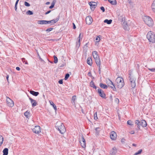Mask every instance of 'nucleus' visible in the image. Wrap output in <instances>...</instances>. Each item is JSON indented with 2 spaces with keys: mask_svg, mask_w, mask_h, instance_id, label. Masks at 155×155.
<instances>
[{
  "mask_svg": "<svg viewBox=\"0 0 155 155\" xmlns=\"http://www.w3.org/2000/svg\"><path fill=\"white\" fill-rule=\"evenodd\" d=\"M3 141V137L2 135H0V146L2 144Z\"/></svg>",
  "mask_w": 155,
  "mask_h": 155,
  "instance_id": "nucleus-33",
  "label": "nucleus"
},
{
  "mask_svg": "<svg viewBox=\"0 0 155 155\" xmlns=\"http://www.w3.org/2000/svg\"><path fill=\"white\" fill-rule=\"evenodd\" d=\"M39 59V60L41 62H44V61L41 58L40 55H39V56H38Z\"/></svg>",
  "mask_w": 155,
  "mask_h": 155,
  "instance_id": "nucleus-53",
  "label": "nucleus"
},
{
  "mask_svg": "<svg viewBox=\"0 0 155 155\" xmlns=\"http://www.w3.org/2000/svg\"><path fill=\"white\" fill-rule=\"evenodd\" d=\"M89 5L90 6L91 9H92V8L94 9L96 8L97 4L94 2H89Z\"/></svg>",
  "mask_w": 155,
  "mask_h": 155,
  "instance_id": "nucleus-15",
  "label": "nucleus"
},
{
  "mask_svg": "<svg viewBox=\"0 0 155 155\" xmlns=\"http://www.w3.org/2000/svg\"><path fill=\"white\" fill-rule=\"evenodd\" d=\"M51 12V10H49V11H48V12H46L45 14L46 15H47V14Z\"/></svg>",
  "mask_w": 155,
  "mask_h": 155,
  "instance_id": "nucleus-57",
  "label": "nucleus"
},
{
  "mask_svg": "<svg viewBox=\"0 0 155 155\" xmlns=\"http://www.w3.org/2000/svg\"><path fill=\"white\" fill-rule=\"evenodd\" d=\"M24 4L26 6L29 7L30 6V4L26 2H25Z\"/></svg>",
  "mask_w": 155,
  "mask_h": 155,
  "instance_id": "nucleus-44",
  "label": "nucleus"
},
{
  "mask_svg": "<svg viewBox=\"0 0 155 155\" xmlns=\"http://www.w3.org/2000/svg\"><path fill=\"white\" fill-rule=\"evenodd\" d=\"M6 103L7 105L9 107H12L14 105L13 101L8 97H7L6 99Z\"/></svg>",
  "mask_w": 155,
  "mask_h": 155,
  "instance_id": "nucleus-7",
  "label": "nucleus"
},
{
  "mask_svg": "<svg viewBox=\"0 0 155 155\" xmlns=\"http://www.w3.org/2000/svg\"><path fill=\"white\" fill-rule=\"evenodd\" d=\"M87 63L90 65H91L92 64V61L91 58H88L87 60Z\"/></svg>",
  "mask_w": 155,
  "mask_h": 155,
  "instance_id": "nucleus-23",
  "label": "nucleus"
},
{
  "mask_svg": "<svg viewBox=\"0 0 155 155\" xmlns=\"http://www.w3.org/2000/svg\"><path fill=\"white\" fill-rule=\"evenodd\" d=\"M79 141L81 144V147H82L85 148L86 147L85 140L83 135L79 137Z\"/></svg>",
  "mask_w": 155,
  "mask_h": 155,
  "instance_id": "nucleus-6",
  "label": "nucleus"
},
{
  "mask_svg": "<svg viewBox=\"0 0 155 155\" xmlns=\"http://www.w3.org/2000/svg\"><path fill=\"white\" fill-rule=\"evenodd\" d=\"M53 29V28H47L46 30V31L48 32H50V31H51V30H52Z\"/></svg>",
  "mask_w": 155,
  "mask_h": 155,
  "instance_id": "nucleus-47",
  "label": "nucleus"
},
{
  "mask_svg": "<svg viewBox=\"0 0 155 155\" xmlns=\"http://www.w3.org/2000/svg\"><path fill=\"white\" fill-rule=\"evenodd\" d=\"M147 37L149 41L152 43L155 41V36L153 32L150 31L147 34Z\"/></svg>",
  "mask_w": 155,
  "mask_h": 155,
  "instance_id": "nucleus-4",
  "label": "nucleus"
},
{
  "mask_svg": "<svg viewBox=\"0 0 155 155\" xmlns=\"http://www.w3.org/2000/svg\"><path fill=\"white\" fill-rule=\"evenodd\" d=\"M83 35L81 33L80 34L78 39V41H80L81 39H82Z\"/></svg>",
  "mask_w": 155,
  "mask_h": 155,
  "instance_id": "nucleus-37",
  "label": "nucleus"
},
{
  "mask_svg": "<svg viewBox=\"0 0 155 155\" xmlns=\"http://www.w3.org/2000/svg\"><path fill=\"white\" fill-rule=\"evenodd\" d=\"M38 23L40 25H46L47 24V21L39 20L38 21Z\"/></svg>",
  "mask_w": 155,
  "mask_h": 155,
  "instance_id": "nucleus-19",
  "label": "nucleus"
},
{
  "mask_svg": "<svg viewBox=\"0 0 155 155\" xmlns=\"http://www.w3.org/2000/svg\"><path fill=\"white\" fill-rule=\"evenodd\" d=\"M116 84L119 88H121L124 85L123 79L121 77H117L116 80Z\"/></svg>",
  "mask_w": 155,
  "mask_h": 155,
  "instance_id": "nucleus-2",
  "label": "nucleus"
},
{
  "mask_svg": "<svg viewBox=\"0 0 155 155\" xmlns=\"http://www.w3.org/2000/svg\"><path fill=\"white\" fill-rule=\"evenodd\" d=\"M59 19V17H58L55 19H53L51 21H47V24H54L57 22Z\"/></svg>",
  "mask_w": 155,
  "mask_h": 155,
  "instance_id": "nucleus-13",
  "label": "nucleus"
},
{
  "mask_svg": "<svg viewBox=\"0 0 155 155\" xmlns=\"http://www.w3.org/2000/svg\"><path fill=\"white\" fill-rule=\"evenodd\" d=\"M125 140L124 138H123L121 139V141L122 143H123L125 142Z\"/></svg>",
  "mask_w": 155,
  "mask_h": 155,
  "instance_id": "nucleus-54",
  "label": "nucleus"
},
{
  "mask_svg": "<svg viewBox=\"0 0 155 155\" xmlns=\"http://www.w3.org/2000/svg\"><path fill=\"white\" fill-rule=\"evenodd\" d=\"M100 129V128L99 127H97L95 129L96 130V134L97 135H98L99 133V130H98V129Z\"/></svg>",
  "mask_w": 155,
  "mask_h": 155,
  "instance_id": "nucleus-36",
  "label": "nucleus"
},
{
  "mask_svg": "<svg viewBox=\"0 0 155 155\" xmlns=\"http://www.w3.org/2000/svg\"><path fill=\"white\" fill-rule=\"evenodd\" d=\"M88 75L90 77L91 76V71L89 72L88 74Z\"/></svg>",
  "mask_w": 155,
  "mask_h": 155,
  "instance_id": "nucleus-56",
  "label": "nucleus"
},
{
  "mask_svg": "<svg viewBox=\"0 0 155 155\" xmlns=\"http://www.w3.org/2000/svg\"><path fill=\"white\" fill-rule=\"evenodd\" d=\"M142 152V150L141 149L134 154V155H137L140 154Z\"/></svg>",
  "mask_w": 155,
  "mask_h": 155,
  "instance_id": "nucleus-35",
  "label": "nucleus"
},
{
  "mask_svg": "<svg viewBox=\"0 0 155 155\" xmlns=\"http://www.w3.org/2000/svg\"><path fill=\"white\" fill-rule=\"evenodd\" d=\"M54 4H55L53 2H52V3L51 4V6H50L49 7V8L50 9L53 8L54 7Z\"/></svg>",
  "mask_w": 155,
  "mask_h": 155,
  "instance_id": "nucleus-43",
  "label": "nucleus"
},
{
  "mask_svg": "<svg viewBox=\"0 0 155 155\" xmlns=\"http://www.w3.org/2000/svg\"><path fill=\"white\" fill-rule=\"evenodd\" d=\"M80 46V41H78L77 42L76 44V48H79Z\"/></svg>",
  "mask_w": 155,
  "mask_h": 155,
  "instance_id": "nucleus-42",
  "label": "nucleus"
},
{
  "mask_svg": "<svg viewBox=\"0 0 155 155\" xmlns=\"http://www.w3.org/2000/svg\"><path fill=\"white\" fill-rule=\"evenodd\" d=\"M123 27L124 29L126 30H128V26L126 22H124L123 23Z\"/></svg>",
  "mask_w": 155,
  "mask_h": 155,
  "instance_id": "nucleus-24",
  "label": "nucleus"
},
{
  "mask_svg": "<svg viewBox=\"0 0 155 155\" xmlns=\"http://www.w3.org/2000/svg\"><path fill=\"white\" fill-rule=\"evenodd\" d=\"M88 44H89L88 43H87L83 47L84 48H86L88 47V46H87Z\"/></svg>",
  "mask_w": 155,
  "mask_h": 155,
  "instance_id": "nucleus-50",
  "label": "nucleus"
},
{
  "mask_svg": "<svg viewBox=\"0 0 155 155\" xmlns=\"http://www.w3.org/2000/svg\"><path fill=\"white\" fill-rule=\"evenodd\" d=\"M115 101L116 102L118 103L119 102V100L118 98H116L115 99Z\"/></svg>",
  "mask_w": 155,
  "mask_h": 155,
  "instance_id": "nucleus-59",
  "label": "nucleus"
},
{
  "mask_svg": "<svg viewBox=\"0 0 155 155\" xmlns=\"http://www.w3.org/2000/svg\"><path fill=\"white\" fill-rule=\"evenodd\" d=\"M50 102L51 105H52L54 110H57V107L54 104L52 101H50Z\"/></svg>",
  "mask_w": 155,
  "mask_h": 155,
  "instance_id": "nucleus-28",
  "label": "nucleus"
},
{
  "mask_svg": "<svg viewBox=\"0 0 155 155\" xmlns=\"http://www.w3.org/2000/svg\"><path fill=\"white\" fill-rule=\"evenodd\" d=\"M76 97V96H73L72 98V100H74L75 99V97Z\"/></svg>",
  "mask_w": 155,
  "mask_h": 155,
  "instance_id": "nucleus-63",
  "label": "nucleus"
},
{
  "mask_svg": "<svg viewBox=\"0 0 155 155\" xmlns=\"http://www.w3.org/2000/svg\"><path fill=\"white\" fill-rule=\"evenodd\" d=\"M33 132L35 134H38L41 132V128L39 126H36L35 127L32 128Z\"/></svg>",
  "mask_w": 155,
  "mask_h": 155,
  "instance_id": "nucleus-9",
  "label": "nucleus"
},
{
  "mask_svg": "<svg viewBox=\"0 0 155 155\" xmlns=\"http://www.w3.org/2000/svg\"><path fill=\"white\" fill-rule=\"evenodd\" d=\"M145 23L149 26H152L153 24V22L152 19L149 16H145L143 18Z\"/></svg>",
  "mask_w": 155,
  "mask_h": 155,
  "instance_id": "nucleus-3",
  "label": "nucleus"
},
{
  "mask_svg": "<svg viewBox=\"0 0 155 155\" xmlns=\"http://www.w3.org/2000/svg\"><path fill=\"white\" fill-rule=\"evenodd\" d=\"M131 134H134V130H132L129 132Z\"/></svg>",
  "mask_w": 155,
  "mask_h": 155,
  "instance_id": "nucleus-55",
  "label": "nucleus"
},
{
  "mask_svg": "<svg viewBox=\"0 0 155 155\" xmlns=\"http://www.w3.org/2000/svg\"><path fill=\"white\" fill-rule=\"evenodd\" d=\"M25 116L27 118H28L30 117L29 112L27 111L24 113Z\"/></svg>",
  "mask_w": 155,
  "mask_h": 155,
  "instance_id": "nucleus-32",
  "label": "nucleus"
},
{
  "mask_svg": "<svg viewBox=\"0 0 155 155\" xmlns=\"http://www.w3.org/2000/svg\"><path fill=\"white\" fill-rule=\"evenodd\" d=\"M22 61L24 63H25V64H28V63L27 61H25V59L24 58H22L21 59Z\"/></svg>",
  "mask_w": 155,
  "mask_h": 155,
  "instance_id": "nucleus-38",
  "label": "nucleus"
},
{
  "mask_svg": "<svg viewBox=\"0 0 155 155\" xmlns=\"http://www.w3.org/2000/svg\"><path fill=\"white\" fill-rule=\"evenodd\" d=\"M117 136L116 133L114 131L111 132L110 134V137L112 140H115Z\"/></svg>",
  "mask_w": 155,
  "mask_h": 155,
  "instance_id": "nucleus-12",
  "label": "nucleus"
},
{
  "mask_svg": "<svg viewBox=\"0 0 155 155\" xmlns=\"http://www.w3.org/2000/svg\"><path fill=\"white\" fill-rule=\"evenodd\" d=\"M9 75H7L6 77V78L7 79V81H8V78H9Z\"/></svg>",
  "mask_w": 155,
  "mask_h": 155,
  "instance_id": "nucleus-60",
  "label": "nucleus"
},
{
  "mask_svg": "<svg viewBox=\"0 0 155 155\" xmlns=\"http://www.w3.org/2000/svg\"><path fill=\"white\" fill-rule=\"evenodd\" d=\"M3 155H7L8 153V149L7 148H5L3 151Z\"/></svg>",
  "mask_w": 155,
  "mask_h": 155,
  "instance_id": "nucleus-25",
  "label": "nucleus"
},
{
  "mask_svg": "<svg viewBox=\"0 0 155 155\" xmlns=\"http://www.w3.org/2000/svg\"><path fill=\"white\" fill-rule=\"evenodd\" d=\"M108 1L112 5H115L116 4V0H108Z\"/></svg>",
  "mask_w": 155,
  "mask_h": 155,
  "instance_id": "nucleus-30",
  "label": "nucleus"
},
{
  "mask_svg": "<svg viewBox=\"0 0 155 155\" xmlns=\"http://www.w3.org/2000/svg\"><path fill=\"white\" fill-rule=\"evenodd\" d=\"M92 55L94 59L99 57L98 55L97 54V52L96 51H94L92 53Z\"/></svg>",
  "mask_w": 155,
  "mask_h": 155,
  "instance_id": "nucleus-21",
  "label": "nucleus"
},
{
  "mask_svg": "<svg viewBox=\"0 0 155 155\" xmlns=\"http://www.w3.org/2000/svg\"><path fill=\"white\" fill-rule=\"evenodd\" d=\"M29 99L31 101L32 107H34L37 105V103L35 100L32 99L30 97H29Z\"/></svg>",
  "mask_w": 155,
  "mask_h": 155,
  "instance_id": "nucleus-14",
  "label": "nucleus"
},
{
  "mask_svg": "<svg viewBox=\"0 0 155 155\" xmlns=\"http://www.w3.org/2000/svg\"><path fill=\"white\" fill-rule=\"evenodd\" d=\"M127 124L130 125H132V121L131 120H129L127 121Z\"/></svg>",
  "mask_w": 155,
  "mask_h": 155,
  "instance_id": "nucleus-48",
  "label": "nucleus"
},
{
  "mask_svg": "<svg viewBox=\"0 0 155 155\" xmlns=\"http://www.w3.org/2000/svg\"><path fill=\"white\" fill-rule=\"evenodd\" d=\"M15 10L16 11L17 9V5H15Z\"/></svg>",
  "mask_w": 155,
  "mask_h": 155,
  "instance_id": "nucleus-64",
  "label": "nucleus"
},
{
  "mask_svg": "<svg viewBox=\"0 0 155 155\" xmlns=\"http://www.w3.org/2000/svg\"><path fill=\"white\" fill-rule=\"evenodd\" d=\"M94 59L95 60V61L96 64L97 66H100V65L101 64V61L99 58H97L95 59Z\"/></svg>",
  "mask_w": 155,
  "mask_h": 155,
  "instance_id": "nucleus-20",
  "label": "nucleus"
},
{
  "mask_svg": "<svg viewBox=\"0 0 155 155\" xmlns=\"http://www.w3.org/2000/svg\"><path fill=\"white\" fill-rule=\"evenodd\" d=\"M54 62L55 63H57L58 62V60L56 56L54 55Z\"/></svg>",
  "mask_w": 155,
  "mask_h": 155,
  "instance_id": "nucleus-34",
  "label": "nucleus"
},
{
  "mask_svg": "<svg viewBox=\"0 0 155 155\" xmlns=\"http://www.w3.org/2000/svg\"><path fill=\"white\" fill-rule=\"evenodd\" d=\"M98 71H99V73H101V68L100 67V66H99Z\"/></svg>",
  "mask_w": 155,
  "mask_h": 155,
  "instance_id": "nucleus-62",
  "label": "nucleus"
},
{
  "mask_svg": "<svg viewBox=\"0 0 155 155\" xmlns=\"http://www.w3.org/2000/svg\"><path fill=\"white\" fill-rule=\"evenodd\" d=\"M30 93L31 94L35 96H37L39 94L38 92H35L33 91H30Z\"/></svg>",
  "mask_w": 155,
  "mask_h": 155,
  "instance_id": "nucleus-22",
  "label": "nucleus"
},
{
  "mask_svg": "<svg viewBox=\"0 0 155 155\" xmlns=\"http://www.w3.org/2000/svg\"><path fill=\"white\" fill-rule=\"evenodd\" d=\"M117 152L116 148L115 147H113L110 151V154L112 155H115Z\"/></svg>",
  "mask_w": 155,
  "mask_h": 155,
  "instance_id": "nucleus-17",
  "label": "nucleus"
},
{
  "mask_svg": "<svg viewBox=\"0 0 155 155\" xmlns=\"http://www.w3.org/2000/svg\"><path fill=\"white\" fill-rule=\"evenodd\" d=\"M56 127L61 134H63L66 131L64 125L61 122H57L56 124Z\"/></svg>",
  "mask_w": 155,
  "mask_h": 155,
  "instance_id": "nucleus-1",
  "label": "nucleus"
},
{
  "mask_svg": "<svg viewBox=\"0 0 155 155\" xmlns=\"http://www.w3.org/2000/svg\"><path fill=\"white\" fill-rule=\"evenodd\" d=\"M27 14L29 15H32L33 14V13L32 11L30 10H28L27 12Z\"/></svg>",
  "mask_w": 155,
  "mask_h": 155,
  "instance_id": "nucleus-40",
  "label": "nucleus"
},
{
  "mask_svg": "<svg viewBox=\"0 0 155 155\" xmlns=\"http://www.w3.org/2000/svg\"><path fill=\"white\" fill-rule=\"evenodd\" d=\"M106 81L107 84V85L108 86H110V85H112L114 86V84H113V82L109 79H106Z\"/></svg>",
  "mask_w": 155,
  "mask_h": 155,
  "instance_id": "nucleus-18",
  "label": "nucleus"
},
{
  "mask_svg": "<svg viewBox=\"0 0 155 155\" xmlns=\"http://www.w3.org/2000/svg\"><path fill=\"white\" fill-rule=\"evenodd\" d=\"M100 86L101 88L104 89H107V85L102 83L100 84Z\"/></svg>",
  "mask_w": 155,
  "mask_h": 155,
  "instance_id": "nucleus-26",
  "label": "nucleus"
},
{
  "mask_svg": "<svg viewBox=\"0 0 155 155\" xmlns=\"http://www.w3.org/2000/svg\"><path fill=\"white\" fill-rule=\"evenodd\" d=\"M96 40L97 42L99 41L100 40V38L98 36L97 37Z\"/></svg>",
  "mask_w": 155,
  "mask_h": 155,
  "instance_id": "nucleus-49",
  "label": "nucleus"
},
{
  "mask_svg": "<svg viewBox=\"0 0 155 155\" xmlns=\"http://www.w3.org/2000/svg\"><path fill=\"white\" fill-rule=\"evenodd\" d=\"M69 76L70 75L68 73L66 74L65 77L64 79L65 80H67L68 79V78L69 77Z\"/></svg>",
  "mask_w": 155,
  "mask_h": 155,
  "instance_id": "nucleus-41",
  "label": "nucleus"
},
{
  "mask_svg": "<svg viewBox=\"0 0 155 155\" xmlns=\"http://www.w3.org/2000/svg\"><path fill=\"white\" fill-rule=\"evenodd\" d=\"M36 50L38 56H39L40 54L44 55V52L41 49H36Z\"/></svg>",
  "mask_w": 155,
  "mask_h": 155,
  "instance_id": "nucleus-16",
  "label": "nucleus"
},
{
  "mask_svg": "<svg viewBox=\"0 0 155 155\" xmlns=\"http://www.w3.org/2000/svg\"><path fill=\"white\" fill-rule=\"evenodd\" d=\"M94 118L96 120L98 119L97 112H96L94 114Z\"/></svg>",
  "mask_w": 155,
  "mask_h": 155,
  "instance_id": "nucleus-39",
  "label": "nucleus"
},
{
  "mask_svg": "<svg viewBox=\"0 0 155 155\" xmlns=\"http://www.w3.org/2000/svg\"><path fill=\"white\" fill-rule=\"evenodd\" d=\"M16 69L18 71H19L20 69V68L18 67H16Z\"/></svg>",
  "mask_w": 155,
  "mask_h": 155,
  "instance_id": "nucleus-58",
  "label": "nucleus"
},
{
  "mask_svg": "<svg viewBox=\"0 0 155 155\" xmlns=\"http://www.w3.org/2000/svg\"><path fill=\"white\" fill-rule=\"evenodd\" d=\"M100 9L103 11V12H104L105 11V9L103 7V6L101 7H100Z\"/></svg>",
  "mask_w": 155,
  "mask_h": 155,
  "instance_id": "nucleus-51",
  "label": "nucleus"
},
{
  "mask_svg": "<svg viewBox=\"0 0 155 155\" xmlns=\"http://www.w3.org/2000/svg\"><path fill=\"white\" fill-rule=\"evenodd\" d=\"M148 70L150 71H151L153 72H155V68H148Z\"/></svg>",
  "mask_w": 155,
  "mask_h": 155,
  "instance_id": "nucleus-46",
  "label": "nucleus"
},
{
  "mask_svg": "<svg viewBox=\"0 0 155 155\" xmlns=\"http://www.w3.org/2000/svg\"><path fill=\"white\" fill-rule=\"evenodd\" d=\"M111 88H112L113 90L114 91H116V88L115 87L114 85V86H112V85H110V86H109Z\"/></svg>",
  "mask_w": 155,
  "mask_h": 155,
  "instance_id": "nucleus-45",
  "label": "nucleus"
},
{
  "mask_svg": "<svg viewBox=\"0 0 155 155\" xmlns=\"http://www.w3.org/2000/svg\"><path fill=\"white\" fill-rule=\"evenodd\" d=\"M85 21L86 24L90 25L92 22V19L91 16H88L86 17Z\"/></svg>",
  "mask_w": 155,
  "mask_h": 155,
  "instance_id": "nucleus-11",
  "label": "nucleus"
},
{
  "mask_svg": "<svg viewBox=\"0 0 155 155\" xmlns=\"http://www.w3.org/2000/svg\"><path fill=\"white\" fill-rule=\"evenodd\" d=\"M58 83L60 84H63V81L62 80H60L59 81H58Z\"/></svg>",
  "mask_w": 155,
  "mask_h": 155,
  "instance_id": "nucleus-52",
  "label": "nucleus"
},
{
  "mask_svg": "<svg viewBox=\"0 0 155 155\" xmlns=\"http://www.w3.org/2000/svg\"><path fill=\"white\" fill-rule=\"evenodd\" d=\"M135 123L138 125V127L140 129L139 127L142 126L143 127H145L147 125L146 121L144 120H142L140 121L139 120H137L135 121Z\"/></svg>",
  "mask_w": 155,
  "mask_h": 155,
  "instance_id": "nucleus-5",
  "label": "nucleus"
},
{
  "mask_svg": "<svg viewBox=\"0 0 155 155\" xmlns=\"http://www.w3.org/2000/svg\"><path fill=\"white\" fill-rule=\"evenodd\" d=\"M112 21V20L111 19L108 20V19H105L104 20V23H107V24H110Z\"/></svg>",
  "mask_w": 155,
  "mask_h": 155,
  "instance_id": "nucleus-29",
  "label": "nucleus"
},
{
  "mask_svg": "<svg viewBox=\"0 0 155 155\" xmlns=\"http://www.w3.org/2000/svg\"><path fill=\"white\" fill-rule=\"evenodd\" d=\"M130 78V83L131 86L132 88H134L136 86L135 81L136 79L131 77L130 76L129 77Z\"/></svg>",
  "mask_w": 155,
  "mask_h": 155,
  "instance_id": "nucleus-8",
  "label": "nucleus"
},
{
  "mask_svg": "<svg viewBox=\"0 0 155 155\" xmlns=\"http://www.w3.org/2000/svg\"><path fill=\"white\" fill-rule=\"evenodd\" d=\"M90 85L91 87H93L94 88L96 89L97 87L94 85V84L92 81H91L90 83Z\"/></svg>",
  "mask_w": 155,
  "mask_h": 155,
  "instance_id": "nucleus-27",
  "label": "nucleus"
},
{
  "mask_svg": "<svg viewBox=\"0 0 155 155\" xmlns=\"http://www.w3.org/2000/svg\"><path fill=\"white\" fill-rule=\"evenodd\" d=\"M73 28L75 29V28H76V26H75V24L73 23Z\"/></svg>",
  "mask_w": 155,
  "mask_h": 155,
  "instance_id": "nucleus-61",
  "label": "nucleus"
},
{
  "mask_svg": "<svg viewBox=\"0 0 155 155\" xmlns=\"http://www.w3.org/2000/svg\"><path fill=\"white\" fill-rule=\"evenodd\" d=\"M152 8L153 11L155 13V0L152 4Z\"/></svg>",
  "mask_w": 155,
  "mask_h": 155,
  "instance_id": "nucleus-31",
  "label": "nucleus"
},
{
  "mask_svg": "<svg viewBox=\"0 0 155 155\" xmlns=\"http://www.w3.org/2000/svg\"><path fill=\"white\" fill-rule=\"evenodd\" d=\"M97 91L99 95L101 97L103 98H105L106 96L105 94L104 93V91L102 90L99 88L97 89Z\"/></svg>",
  "mask_w": 155,
  "mask_h": 155,
  "instance_id": "nucleus-10",
  "label": "nucleus"
}]
</instances>
